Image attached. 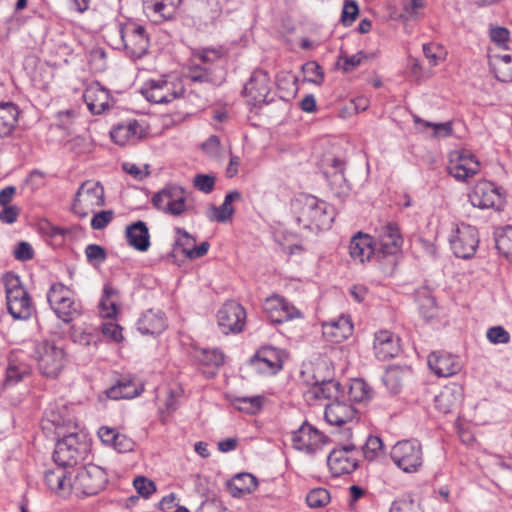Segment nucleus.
I'll return each mask as SVG.
<instances>
[{"instance_id": "nucleus-1", "label": "nucleus", "mask_w": 512, "mask_h": 512, "mask_svg": "<svg viewBox=\"0 0 512 512\" xmlns=\"http://www.w3.org/2000/svg\"><path fill=\"white\" fill-rule=\"evenodd\" d=\"M294 207L297 222L306 229H329L335 218L333 207L312 195L301 196Z\"/></svg>"}, {"instance_id": "nucleus-2", "label": "nucleus", "mask_w": 512, "mask_h": 512, "mask_svg": "<svg viewBox=\"0 0 512 512\" xmlns=\"http://www.w3.org/2000/svg\"><path fill=\"white\" fill-rule=\"evenodd\" d=\"M47 300L57 317L65 323H71L82 314V305L72 297L71 290L62 283L51 285Z\"/></svg>"}, {"instance_id": "nucleus-3", "label": "nucleus", "mask_w": 512, "mask_h": 512, "mask_svg": "<svg viewBox=\"0 0 512 512\" xmlns=\"http://www.w3.org/2000/svg\"><path fill=\"white\" fill-rule=\"evenodd\" d=\"M107 481V474L104 469L89 464L76 469L71 485L76 494L93 496L104 489Z\"/></svg>"}, {"instance_id": "nucleus-4", "label": "nucleus", "mask_w": 512, "mask_h": 512, "mask_svg": "<svg viewBox=\"0 0 512 512\" xmlns=\"http://www.w3.org/2000/svg\"><path fill=\"white\" fill-rule=\"evenodd\" d=\"M34 357L40 373L52 378L59 375L66 362L63 348L49 341L40 342L35 346Z\"/></svg>"}, {"instance_id": "nucleus-5", "label": "nucleus", "mask_w": 512, "mask_h": 512, "mask_svg": "<svg viewBox=\"0 0 512 512\" xmlns=\"http://www.w3.org/2000/svg\"><path fill=\"white\" fill-rule=\"evenodd\" d=\"M104 205V188L99 182L86 181L79 187L72 205L73 212L81 218L95 213Z\"/></svg>"}, {"instance_id": "nucleus-6", "label": "nucleus", "mask_w": 512, "mask_h": 512, "mask_svg": "<svg viewBox=\"0 0 512 512\" xmlns=\"http://www.w3.org/2000/svg\"><path fill=\"white\" fill-rule=\"evenodd\" d=\"M391 459L402 471L414 473L423 464L421 444L412 440L399 441L392 447Z\"/></svg>"}, {"instance_id": "nucleus-7", "label": "nucleus", "mask_w": 512, "mask_h": 512, "mask_svg": "<svg viewBox=\"0 0 512 512\" xmlns=\"http://www.w3.org/2000/svg\"><path fill=\"white\" fill-rule=\"evenodd\" d=\"M449 243L456 257L469 259L474 256L479 245L478 231L469 224H458L449 238Z\"/></svg>"}, {"instance_id": "nucleus-8", "label": "nucleus", "mask_w": 512, "mask_h": 512, "mask_svg": "<svg viewBox=\"0 0 512 512\" xmlns=\"http://www.w3.org/2000/svg\"><path fill=\"white\" fill-rule=\"evenodd\" d=\"M126 54L133 60L142 58L149 48V37L145 28L136 23H126L119 29Z\"/></svg>"}, {"instance_id": "nucleus-9", "label": "nucleus", "mask_w": 512, "mask_h": 512, "mask_svg": "<svg viewBox=\"0 0 512 512\" xmlns=\"http://www.w3.org/2000/svg\"><path fill=\"white\" fill-rule=\"evenodd\" d=\"M447 172L457 181H466L480 171V164L475 156L466 150H455L449 154Z\"/></svg>"}, {"instance_id": "nucleus-10", "label": "nucleus", "mask_w": 512, "mask_h": 512, "mask_svg": "<svg viewBox=\"0 0 512 512\" xmlns=\"http://www.w3.org/2000/svg\"><path fill=\"white\" fill-rule=\"evenodd\" d=\"M291 440L296 450L314 455L327 443L328 439L318 429L305 421L296 431L292 432Z\"/></svg>"}, {"instance_id": "nucleus-11", "label": "nucleus", "mask_w": 512, "mask_h": 512, "mask_svg": "<svg viewBox=\"0 0 512 512\" xmlns=\"http://www.w3.org/2000/svg\"><path fill=\"white\" fill-rule=\"evenodd\" d=\"M84 448L85 445L79 442L76 434H69L57 442L53 460L59 467L72 468L82 458Z\"/></svg>"}, {"instance_id": "nucleus-12", "label": "nucleus", "mask_w": 512, "mask_h": 512, "mask_svg": "<svg viewBox=\"0 0 512 512\" xmlns=\"http://www.w3.org/2000/svg\"><path fill=\"white\" fill-rule=\"evenodd\" d=\"M263 310L268 319L275 324L303 318L302 312L293 303L278 294H273L265 299Z\"/></svg>"}, {"instance_id": "nucleus-13", "label": "nucleus", "mask_w": 512, "mask_h": 512, "mask_svg": "<svg viewBox=\"0 0 512 512\" xmlns=\"http://www.w3.org/2000/svg\"><path fill=\"white\" fill-rule=\"evenodd\" d=\"M271 81L266 71H253L249 81L244 86V95L252 106H259L272 101L270 98Z\"/></svg>"}, {"instance_id": "nucleus-14", "label": "nucleus", "mask_w": 512, "mask_h": 512, "mask_svg": "<svg viewBox=\"0 0 512 512\" xmlns=\"http://www.w3.org/2000/svg\"><path fill=\"white\" fill-rule=\"evenodd\" d=\"M154 207L167 214L181 215L185 211V190L176 185L166 186L152 197Z\"/></svg>"}, {"instance_id": "nucleus-15", "label": "nucleus", "mask_w": 512, "mask_h": 512, "mask_svg": "<svg viewBox=\"0 0 512 512\" xmlns=\"http://www.w3.org/2000/svg\"><path fill=\"white\" fill-rule=\"evenodd\" d=\"M246 320V311L236 301H227L217 313V322L221 332L225 335L239 333L243 330Z\"/></svg>"}, {"instance_id": "nucleus-16", "label": "nucleus", "mask_w": 512, "mask_h": 512, "mask_svg": "<svg viewBox=\"0 0 512 512\" xmlns=\"http://www.w3.org/2000/svg\"><path fill=\"white\" fill-rule=\"evenodd\" d=\"M184 87L180 82L168 81L166 79L150 80L144 96L150 102L156 104H167L179 98L184 93Z\"/></svg>"}, {"instance_id": "nucleus-17", "label": "nucleus", "mask_w": 512, "mask_h": 512, "mask_svg": "<svg viewBox=\"0 0 512 512\" xmlns=\"http://www.w3.org/2000/svg\"><path fill=\"white\" fill-rule=\"evenodd\" d=\"M374 246L376 252L383 256L396 254L403 244V238L398 225L387 222L375 229Z\"/></svg>"}, {"instance_id": "nucleus-18", "label": "nucleus", "mask_w": 512, "mask_h": 512, "mask_svg": "<svg viewBox=\"0 0 512 512\" xmlns=\"http://www.w3.org/2000/svg\"><path fill=\"white\" fill-rule=\"evenodd\" d=\"M356 451V445L349 443L334 448L327 457V464L334 476L350 474L358 466L357 459L352 455Z\"/></svg>"}, {"instance_id": "nucleus-19", "label": "nucleus", "mask_w": 512, "mask_h": 512, "mask_svg": "<svg viewBox=\"0 0 512 512\" xmlns=\"http://www.w3.org/2000/svg\"><path fill=\"white\" fill-rule=\"evenodd\" d=\"M251 367L258 373L273 375L282 368L279 351L273 347H262L250 359Z\"/></svg>"}, {"instance_id": "nucleus-20", "label": "nucleus", "mask_w": 512, "mask_h": 512, "mask_svg": "<svg viewBox=\"0 0 512 512\" xmlns=\"http://www.w3.org/2000/svg\"><path fill=\"white\" fill-rule=\"evenodd\" d=\"M428 366L439 377L453 376L462 368L459 357L445 351L432 352L428 356Z\"/></svg>"}, {"instance_id": "nucleus-21", "label": "nucleus", "mask_w": 512, "mask_h": 512, "mask_svg": "<svg viewBox=\"0 0 512 512\" xmlns=\"http://www.w3.org/2000/svg\"><path fill=\"white\" fill-rule=\"evenodd\" d=\"M469 201L474 207L488 209L497 207L501 197L493 183L482 181L477 183L469 194Z\"/></svg>"}, {"instance_id": "nucleus-22", "label": "nucleus", "mask_w": 512, "mask_h": 512, "mask_svg": "<svg viewBox=\"0 0 512 512\" xmlns=\"http://www.w3.org/2000/svg\"><path fill=\"white\" fill-rule=\"evenodd\" d=\"M340 389L341 385L336 380L317 381L304 392L303 396L308 405H314L321 400H337L341 393Z\"/></svg>"}, {"instance_id": "nucleus-23", "label": "nucleus", "mask_w": 512, "mask_h": 512, "mask_svg": "<svg viewBox=\"0 0 512 512\" xmlns=\"http://www.w3.org/2000/svg\"><path fill=\"white\" fill-rule=\"evenodd\" d=\"M356 415L354 407L346 402L339 401V398L327 404L324 417L327 423L335 426H342L352 421Z\"/></svg>"}, {"instance_id": "nucleus-24", "label": "nucleus", "mask_w": 512, "mask_h": 512, "mask_svg": "<svg viewBox=\"0 0 512 512\" xmlns=\"http://www.w3.org/2000/svg\"><path fill=\"white\" fill-rule=\"evenodd\" d=\"M109 96L108 90L99 83L91 84L83 93V99L93 114H101L109 108Z\"/></svg>"}, {"instance_id": "nucleus-25", "label": "nucleus", "mask_w": 512, "mask_h": 512, "mask_svg": "<svg viewBox=\"0 0 512 512\" xmlns=\"http://www.w3.org/2000/svg\"><path fill=\"white\" fill-rule=\"evenodd\" d=\"M111 139L118 145L124 146L136 142L144 136V130L136 120L116 125L110 132Z\"/></svg>"}, {"instance_id": "nucleus-26", "label": "nucleus", "mask_w": 512, "mask_h": 512, "mask_svg": "<svg viewBox=\"0 0 512 512\" xmlns=\"http://www.w3.org/2000/svg\"><path fill=\"white\" fill-rule=\"evenodd\" d=\"M44 480L48 488L56 494L68 495L72 491L71 472L62 467L47 470Z\"/></svg>"}, {"instance_id": "nucleus-27", "label": "nucleus", "mask_w": 512, "mask_h": 512, "mask_svg": "<svg viewBox=\"0 0 512 512\" xmlns=\"http://www.w3.org/2000/svg\"><path fill=\"white\" fill-rule=\"evenodd\" d=\"M166 327V318L160 310L149 309L145 311L137 322V328L143 335H158Z\"/></svg>"}, {"instance_id": "nucleus-28", "label": "nucleus", "mask_w": 512, "mask_h": 512, "mask_svg": "<svg viewBox=\"0 0 512 512\" xmlns=\"http://www.w3.org/2000/svg\"><path fill=\"white\" fill-rule=\"evenodd\" d=\"M374 352L382 361L393 358L399 352V339L387 330L375 333Z\"/></svg>"}, {"instance_id": "nucleus-29", "label": "nucleus", "mask_w": 512, "mask_h": 512, "mask_svg": "<svg viewBox=\"0 0 512 512\" xmlns=\"http://www.w3.org/2000/svg\"><path fill=\"white\" fill-rule=\"evenodd\" d=\"M349 251L351 257L354 260H359L361 263L370 260V257L377 253L372 238L361 232L351 239Z\"/></svg>"}, {"instance_id": "nucleus-30", "label": "nucleus", "mask_w": 512, "mask_h": 512, "mask_svg": "<svg viewBox=\"0 0 512 512\" xmlns=\"http://www.w3.org/2000/svg\"><path fill=\"white\" fill-rule=\"evenodd\" d=\"M353 331V324L348 317L341 316L335 321L323 325V334L331 342L340 343Z\"/></svg>"}, {"instance_id": "nucleus-31", "label": "nucleus", "mask_w": 512, "mask_h": 512, "mask_svg": "<svg viewBox=\"0 0 512 512\" xmlns=\"http://www.w3.org/2000/svg\"><path fill=\"white\" fill-rule=\"evenodd\" d=\"M222 8L219 0H198L194 18L200 26L213 24L221 15Z\"/></svg>"}, {"instance_id": "nucleus-32", "label": "nucleus", "mask_w": 512, "mask_h": 512, "mask_svg": "<svg viewBox=\"0 0 512 512\" xmlns=\"http://www.w3.org/2000/svg\"><path fill=\"white\" fill-rule=\"evenodd\" d=\"M126 238L134 249L145 252L150 247L149 230L145 222L137 221L126 227Z\"/></svg>"}, {"instance_id": "nucleus-33", "label": "nucleus", "mask_w": 512, "mask_h": 512, "mask_svg": "<svg viewBox=\"0 0 512 512\" xmlns=\"http://www.w3.org/2000/svg\"><path fill=\"white\" fill-rule=\"evenodd\" d=\"M20 110L12 102L0 104V138L10 136L17 127Z\"/></svg>"}, {"instance_id": "nucleus-34", "label": "nucleus", "mask_w": 512, "mask_h": 512, "mask_svg": "<svg viewBox=\"0 0 512 512\" xmlns=\"http://www.w3.org/2000/svg\"><path fill=\"white\" fill-rule=\"evenodd\" d=\"M489 67L495 78L501 82H512V55L489 54Z\"/></svg>"}, {"instance_id": "nucleus-35", "label": "nucleus", "mask_w": 512, "mask_h": 512, "mask_svg": "<svg viewBox=\"0 0 512 512\" xmlns=\"http://www.w3.org/2000/svg\"><path fill=\"white\" fill-rule=\"evenodd\" d=\"M257 486V478L250 473H239L227 482V489L235 498L252 493Z\"/></svg>"}, {"instance_id": "nucleus-36", "label": "nucleus", "mask_w": 512, "mask_h": 512, "mask_svg": "<svg viewBox=\"0 0 512 512\" xmlns=\"http://www.w3.org/2000/svg\"><path fill=\"white\" fill-rule=\"evenodd\" d=\"M241 199V193L237 190L230 191L226 194L224 202L219 207L211 206L209 209L208 217L212 221L224 223L230 220L234 214L232 202Z\"/></svg>"}, {"instance_id": "nucleus-37", "label": "nucleus", "mask_w": 512, "mask_h": 512, "mask_svg": "<svg viewBox=\"0 0 512 512\" xmlns=\"http://www.w3.org/2000/svg\"><path fill=\"white\" fill-rule=\"evenodd\" d=\"M461 400L462 392L460 387L446 386L435 396V405L440 412L449 413Z\"/></svg>"}, {"instance_id": "nucleus-38", "label": "nucleus", "mask_w": 512, "mask_h": 512, "mask_svg": "<svg viewBox=\"0 0 512 512\" xmlns=\"http://www.w3.org/2000/svg\"><path fill=\"white\" fill-rule=\"evenodd\" d=\"M106 394L108 398L118 399H130L140 394L138 387L128 379L119 380L115 385L110 387Z\"/></svg>"}, {"instance_id": "nucleus-39", "label": "nucleus", "mask_w": 512, "mask_h": 512, "mask_svg": "<svg viewBox=\"0 0 512 512\" xmlns=\"http://www.w3.org/2000/svg\"><path fill=\"white\" fill-rule=\"evenodd\" d=\"M118 300V291L111 285L106 284L99 304L105 317L112 318L117 314Z\"/></svg>"}, {"instance_id": "nucleus-40", "label": "nucleus", "mask_w": 512, "mask_h": 512, "mask_svg": "<svg viewBox=\"0 0 512 512\" xmlns=\"http://www.w3.org/2000/svg\"><path fill=\"white\" fill-rule=\"evenodd\" d=\"M372 394V388L363 379L353 380L348 389L349 399L358 403L368 401L372 398Z\"/></svg>"}, {"instance_id": "nucleus-41", "label": "nucleus", "mask_w": 512, "mask_h": 512, "mask_svg": "<svg viewBox=\"0 0 512 512\" xmlns=\"http://www.w3.org/2000/svg\"><path fill=\"white\" fill-rule=\"evenodd\" d=\"M406 370L401 367H390L383 376V382L392 394L400 392Z\"/></svg>"}, {"instance_id": "nucleus-42", "label": "nucleus", "mask_w": 512, "mask_h": 512, "mask_svg": "<svg viewBox=\"0 0 512 512\" xmlns=\"http://www.w3.org/2000/svg\"><path fill=\"white\" fill-rule=\"evenodd\" d=\"M8 312L14 319L26 320L32 315L33 306L30 297L7 303Z\"/></svg>"}, {"instance_id": "nucleus-43", "label": "nucleus", "mask_w": 512, "mask_h": 512, "mask_svg": "<svg viewBox=\"0 0 512 512\" xmlns=\"http://www.w3.org/2000/svg\"><path fill=\"white\" fill-rule=\"evenodd\" d=\"M495 247L507 260L512 261V226L496 234Z\"/></svg>"}, {"instance_id": "nucleus-44", "label": "nucleus", "mask_w": 512, "mask_h": 512, "mask_svg": "<svg viewBox=\"0 0 512 512\" xmlns=\"http://www.w3.org/2000/svg\"><path fill=\"white\" fill-rule=\"evenodd\" d=\"M413 120L415 124H421L425 128H431L433 130L432 137L434 138H445L451 136L453 133L452 122L447 121L444 123H434L421 119L419 116L414 115Z\"/></svg>"}, {"instance_id": "nucleus-45", "label": "nucleus", "mask_w": 512, "mask_h": 512, "mask_svg": "<svg viewBox=\"0 0 512 512\" xmlns=\"http://www.w3.org/2000/svg\"><path fill=\"white\" fill-rule=\"evenodd\" d=\"M187 77L192 82L212 83L214 82L213 70L209 66L193 64L188 68Z\"/></svg>"}, {"instance_id": "nucleus-46", "label": "nucleus", "mask_w": 512, "mask_h": 512, "mask_svg": "<svg viewBox=\"0 0 512 512\" xmlns=\"http://www.w3.org/2000/svg\"><path fill=\"white\" fill-rule=\"evenodd\" d=\"M423 54L431 66H437L439 62L444 61L447 55L444 47L438 43L430 42L423 44Z\"/></svg>"}, {"instance_id": "nucleus-47", "label": "nucleus", "mask_w": 512, "mask_h": 512, "mask_svg": "<svg viewBox=\"0 0 512 512\" xmlns=\"http://www.w3.org/2000/svg\"><path fill=\"white\" fill-rule=\"evenodd\" d=\"M196 357L201 364L217 368L222 366L225 361L223 352L218 349H203Z\"/></svg>"}, {"instance_id": "nucleus-48", "label": "nucleus", "mask_w": 512, "mask_h": 512, "mask_svg": "<svg viewBox=\"0 0 512 512\" xmlns=\"http://www.w3.org/2000/svg\"><path fill=\"white\" fill-rule=\"evenodd\" d=\"M30 374V369L25 364H12L10 363L6 369V377L4 384L6 386H13L20 382L24 377Z\"/></svg>"}, {"instance_id": "nucleus-49", "label": "nucleus", "mask_w": 512, "mask_h": 512, "mask_svg": "<svg viewBox=\"0 0 512 512\" xmlns=\"http://www.w3.org/2000/svg\"><path fill=\"white\" fill-rule=\"evenodd\" d=\"M225 52L222 47L218 48H198L192 53L195 59H198L201 63L208 65L212 64L224 56Z\"/></svg>"}, {"instance_id": "nucleus-50", "label": "nucleus", "mask_w": 512, "mask_h": 512, "mask_svg": "<svg viewBox=\"0 0 512 512\" xmlns=\"http://www.w3.org/2000/svg\"><path fill=\"white\" fill-rule=\"evenodd\" d=\"M263 398L261 396L254 397H237L234 400V405L240 411L248 414H255L261 410Z\"/></svg>"}, {"instance_id": "nucleus-51", "label": "nucleus", "mask_w": 512, "mask_h": 512, "mask_svg": "<svg viewBox=\"0 0 512 512\" xmlns=\"http://www.w3.org/2000/svg\"><path fill=\"white\" fill-rule=\"evenodd\" d=\"M177 233L180 235V237L175 242L174 252H181L187 258H189V254L192 253V250L196 244V240L184 229L178 228Z\"/></svg>"}, {"instance_id": "nucleus-52", "label": "nucleus", "mask_w": 512, "mask_h": 512, "mask_svg": "<svg viewBox=\"0 0 512 512\" xmlns=\"http://www.w3.org/2000/svg\"><path fill=\"white\" fill-rule=\"evenodd\" d=\"M330 502V493L325 488L311 490L306 496V503L311 508L324 507Z\"/></svg>"}, {"instance_id": "nucleus-53", "label": "nucleus", "mask_w": 512, "mask_h": 512, "mask_svg": "<svg viewBox=\"0 0 512 512\" xmlns=\"http://www.w3.org/2000/svg\"><path fill=\"white\" fill-rule=\"evenodd\" d=\"M304 77L308 82L321 84L324 78L322 67L315 61H309L302 66Z\"/></svg>"}, {"instance_id": "nucleus-54", "label": "nucleus", "mask_w": 512, "mask_h": 512, "mask_svg": "<svg viewBox=\"0 0 512 512\" xmlns=\"http://www.w3.org/2000/svg\"><path fill=\"white\" fill-rule=\"evenodd\" d=\"M383 443L378 436L370 435L362 446L363 455L368 460H373L382 450Z\"/></svg>"}, {"instance_id": "nucleus-55", "label": "nucleus", "mask_w": 512, "mask_h": 512, "mask_svg": "<svg viewBox=\"0 0 512 512\" xmlns=\"http://www.w3.org/2000/svg\"><path fill=\"white\" fill-rule=\"evenodd\" d=\"M390 512H421V507L413 499L403 497L392 503Z\"/></svg>"}, {"instance_id": "nucleus-56", "label": "nucleus", "mask_w": 512, "mask_h": 512, "mask_svg": "<svg viewBox=\"0 0 512 512\" xmlns=\"http://www.w3.org/2000/svg\"><path fill=\"white\" fill-rule=\"evenodd\" d=\"M85 255L89 263H102L107 258V253L105 249L97 244H89L85 248Z\"/></svg>"}, {"instance_id": "nucleus-57", "label": "nucleus", "mask_w": 512, "mask_h": 512, "mask_svg": "<svg viewBox=\"0 0 512 512\" xmlns=\"http://www.w3.org/2000/svg\"><path fill=\"white\" fill-rule=\"evenodd\" d=\"M330 188L335 192L336 195L340 196L349 191L350 187L345 178L344 171H341L338 174L334 173L330 179L327 180Z\"/></svg>"}, {"instance_id": "nucleus-58", "label": "nucleus", "mask_w": 512, "mask_h": 512, "mask_svg": "<svg viewBox=\"0 0 512 512\" xmlns=\"http://www.w3.org/2000/svg\"><path fill=\"white\" fill-rule=\"evenodd\" d=\"M133 485L137 492L145 498H148L151 494H153L156 491V486L154 482L148 480L144 476L136 477L133 481Z\"/></svg>"}, {"instance_id": "nucleus-59", "label": "nucleus", "mask_w": 512, "mask_h": 512, "mask_svg": "<svg viewBox=\"0 0 512 512\" xmlns=\"http://www.w3.org/2000/svg\"><path fill=\"white\" fill-rule=\"evenodd\" d=\"M486 336L493 344H507L510 341V334L502 326L489 328Z\"/></svg>"}, {"instance_id": "nucleus-60", "label": "nucleus", "mask_w": 512, "mask_h": 512, "mask_svg": "<svg viewBox=\"0 0 512 512\" xmlns=\"http://www.w3.org/2000/svg\"><path fill=\"white\" fill-rule=\"evenodd\" d=\"M193 184L199 191L208 194L214 189L215 177L208 174H198L194 177Z\"/></svg>"}, {"instance_id": "nucleus-61", "label": "nucleus", "mask_w": 512, "mask_h": 512, "mask_svg": "<svg viewBox=\"0 0 512 512\" xmlns=\"http://www.w3.org/2000/svg\"><path fill=\"white\" fill-rule=\"evenodd\" d=\"M345 170V163L340 158H328L324 162V176L328 180L335 174Z\"/></svg>"}, {"instance_id": "nucleus-62", "label": "nucleus", "mask_w": 512, "mask_h": 512, "mask_svg": "<svg viewBox=\"0 0 512 512\" xmlns=\"http://www.w3.org/2000/svg\"><path fill=\"white\" fill-rule=\"evenodd\" d=\"M358 13L359 9L355 1L346 2L341 15L343 25L350 26L355 21Z\"/></svg>"}, {"instance_id": "nucleus-63", "label": "nucleus", "mask_w": 512, "mask_h": 512, "mask_svg": "<svg viewBox=\"0 0 512 512\" xmlns=\"http://www.w3.org/2000/svg\"><path fill=\"white\" fill-rule=\"evenodd\" d=\"M202 150L211 158H218L220 156L221 145L217 136H210L205 142L201 144Z\"/></svg>"}, {"instance_id": "nucleus-64", "label": "nucleus", "mask_w": 512, "mask_h": 512, "mask_svg": "<svg viewBox=\"0 0 512 512\" xmlns=\"http://www.w3.org/2000/svg\"><path fill=\"white\" fill-rule=\"evenodd\" d=\"M113 215V211L111 210L95 213L91 219V227L95 230L105 228L112 221Z\"/></svg>"}]
</instances>
